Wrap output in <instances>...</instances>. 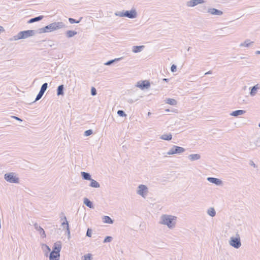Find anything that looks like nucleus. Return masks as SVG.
Segmentation results:
<instances>
[{
	"instance_id": "f257e3e1",
	"label": "nucleus",
	"mask_w": 260,
	"mask_h": 260,
	"mask_svg": "<svg viewBox=\"0 0 260 260\" xmlns=\"http://www.w3.org/2000/svg\"><path fill=\"white\" fill-rule=\"evenodd\" d=\"M61 248V244L60 242H57L54 243L53 251L50 254V260H59Z\"/></svg>"
},
{
	"instance_id": "f03ea898",
	"label": "nucleus",
	"mask_w": 260,
	"mask_h": 260,
	"mask_svg": "<svg viewBox=\"0 0 260 260\" xmlns=\"http://www.w3.org/2000/svg\"><path fill=\"white\" fill-rule=\"evenodd\" d=\"M62 26L61 22H54L50 24L42 29L43 32H49L54 31L61 28Z\"/></svg>"
},
{
	"instance_id": "7ed1b4c3",
	"label": "nucleus",
	"mask_w": 260,
	"mask_h": 260,
	"mask_svg": "<svg viewBox=\"0 0 260 260\" xmlns=\"http://www.w3.org/2000/svg\"><path fill=\"white\" fill-rule=\"evenodd\" d=\"M162 221L161 223L167 225L169 227H172L174 223H173L175 220L176 217L175 216L164 215L161 217Z\"/></svg>"
},
{
	"instance_id": "20e7f679",
	"label": "nucleus",
	"mask_w": 260,
	"mask_h": 260,
	"mask_svg": "<svg viewBox=\"0 0 260 260\" xmlns=\"http://www.w3.org/2000/svg\"><path fill=\"white\" fill-rule=\"evenodd\" d=\"M34 34L35 32L32 30L22 31L18 33L17 35V38L18 39H26L31 36H32Z\"/></svg>"
},
{
	"instance_id": "39448f33",
	"label": "nucleus",
	"mask_w": 260,
	"mask_h": 260,
	"mask_svg": "<svg viewBox=\"0 0 260 260\" xmlns=\"http://www.w3.org/2000/svg\"><path fill=\"white\" fill-rule=\"evenodd\" d=\"M5 179L10 183H18L19 179L14 173L6 174L5 175Z\"/></svg>"
},
{
	"instance_id": "423d86ee",
	"label": "nucleus",
	"mask_w": 260,
	"mask_h": 260,
	"mask_svg": "<svg viewBox=\"0 0 260 260\" xmlns=\"http://www.w3.org/2000/svg\"><path fill=\"white\" fill-rule=\"evenodd\" d=\"M230 243L233 247L238 248L241 245L240 237L238 236L235 238H231Z\"/></svg>"
},
{
	"instance_id": "0eeeda50",
	"label": "nucleus",
	"mask_w": 260,
	"mask_h": 260,
	"mask_svg": "<svg viewBox=\"0 0 260 260\" xmlns=\"http://www.w3.org/2000/svg\"><path fill=\"white\" fill-rule=\"evenodd\" d=\"M184 149L182 147L174 146L168 152V155H173L176 153H181L184 151Z\"/></svg>"
},
{
	"instance_id": "6e6552de",
	"label": "nucleus",
	"mask_w": 260,
	"mask_h": 260,
	"mask_svg": "<svg viewBox=\"0 0 260 260\" xmlns=\"http://www.w3.org/2000/svg\"><path fill=\"white\" fill-rule=\"evenodd\" d=\"M137 13L135 10H131V11H126L124 14V16L130 18H135L136 17Z\"/></svg>"
},
{
	"instance_id": "1a4fd4ad",
	"label": "nucleus",
	"mask_w": 260,
	"mask_h": 260,
	"mask_svg": "<svg viewBox=\"0 0 260 260\" xmlns=\"http://www.w3.org/2000/svg\"><path fill=\"white\" fill-rule=\"evenodd\" d=\"M203 3H204V0H191L188 2L187 5L189 7H194Z\"/></svg>"
},
{
	"instance_id": "9d476101",
	"label": "nucleus",
	"mask_w": 260,
	"mask_h": 260,
	"mask_svg": "<svg viewBox=\"0 0 260 260\" xmlns=\"http://www.w3.org/2000/svg\"><path fill=\"white\" fill-rule=\"evenodd\" d=\"M150 85L149 81L146 80L141 81L138 83V86L141 89H144V88H148Z\"/></svg>"
},
{
	"instance_id": "9b49d317",
	"label": "nucleus",
	"mask_w": 260,
	"mask_h": 260,
	"mask_svg": "<svg viewBox=\"0 0 260 260\" xmlns=\"http://www.w3.org/2000/svg\"><path fill=\"white\" fill-rule=\"evenodd\" d=\"M147 187L144 185H140L139 187L138 193L142 196H144L147 191Z\"/></svg>"
},
{
	"instance_id": "f8f14e48",
	"label": "nucleus",
	"mask_w": 260,
	"mask_h": 260,
	"mask_svg": "<svg viewBox=\"0 0 260 260\" xmlns=\"http://www.w3.org/2000/svg\"><path fill=\"white\" fill-rule=\"evenodd\" d=\"M208 12L212 15H221L222 14L221 11L214 8L209 9Z\"/></svg>"
},
{
	"instance_id": "ddd939ff",
	"label": "nucleus",
	"mask_w": 260,
	"mask_h": 260,
	"mask_svg": "<svg viewBox=\"0 0 260 260\" xmlns=\"http://www.w3.org/2000/svg\"><path fill=\"white\" fill-rule=\"evenodd\" d=\"M208 180L211 183H215L217 185L220 184L221 183V181L217 178L209 177L208 178Z\"/></svg>"
},
{
	"instance_id": "4468645a",
	"label": "nucleus",
	"mask_w": 260,
	"mask_h": 260,
	"mask_svg": "<svg viewBox=\"0 0 260 260\" xmlns=\"http://www.w3.org/2000/svg\"><path fill=\"white\" fill-rule=\"evenodd\" d=\"M160 138L165 140H171L172 138V135L170 134H164L161 136Z\"/></svg>"
},
{
	"instance_id": "2eb2a0df",
	"label": "nucleus",
	"mask_w": 260,
	"mask_h": 260,
	"mask_svg": "<svg viewBox=\"0 0 260 260\" xmlns=\"http://www.w3.org/2000/svg\"><path fill=\"white\" fill-rule=\"evenodd\" d=\"M144 48V46H134L133 48V51L135 53L140 52Z\"/></svg>"
},
{
	"instance_id": "dca6fc26",
	"label": "nucleus",
	"mask_w": 260,
	"mask_h": 260,
	"mask_svg": "<svg viewBox=\"0 0 260 260\" xmlns=\"http://www.w3.org/2000/svg\"><path fill=\"white\" fill-rule=\"evenodd\" d=\"M103 221L104 223L111 224L113 223V220L111 218L108 216H105L103 217Z\"/></svg>"
},
{
	"instance_id": "f3484780",
	"label": "nucleus",
	"mask_w": 260,
	"mask_h": 260,
	"mask_svg": "<svg viewBox=\"0 0 260 260\" xmlns=\"http://www.w3.org/2000/svg\"><path fill=\"white\" fill-rule=\"evenodd\" d=\"M84 203L88 207L92 208H93L92 203L87 198H85L84 200Z\"/></svg>"
},
{
	"instance_id": "a211bd4d",
	"label": "nucleus",
	"mask_w": 260,
	"mask_h": 260,
	"mask_svg": "<svg viewBox=\"0 0 260 260\" xmlns=\"http://www.w3.org/2000/svg\"><path fill=\"white\" fill-rule=\"evenodd\" d=\"M77 32L73 30H68L67 32V35L68 37L71 38L77 34Z\"/></svg>"
},
{
	"instance_id": "6ab92c4d",
	"label": "nucleus",
	"mask_w": 260,
	"mask_h": 260,
	"mask_svg": "<svg viewBox=\"0 0 260 260\" xmlns=\"http://www.w3.org/2000/svg\"><path fill=\"white\" fill-rule=\"evenodd\" d=\"M82 176L85 180H91L89 174L87 173L83 172L81 173Z\"/></svg>"
},
{
	"instance_id": "aec40b11",
	"label": "nucleus",
	"mask_w": 260,
	"mask_h": 260,
	"mask_svg": "<svg viewBox=\"0 0 260 260\" xmlns=\"http://www.w3.org/2000/svg\"><path fill=\"white\" fill-rule=\"evenodd\" d=\"M90 186L93 187H99L100 185L96 181L91 179Z\"/></svg>"
},
{
	"instance_id": "412c9836",
	"label": "nucleus",
	"mask_w": 260,
	"mask_h": 260,
	"mask_svg": "<svg viewBox=\"0 0 260 260\" xmlns=\"http://www.w3.org/2000/svg\"><path fill=\"white\" fill-rule=\"evenodd\" d=\"M43 16H39V17H36L34 18H32L29 20L28 22L32 23L35 21H39V20H41L43 18Z\"/></svg>"
},
{
	"instance_id": "4be33fe9",
	"label": "nucleus",
	"mask_w": 260,
	"mask_h": 260,
	"mask_svg": "<svg viewBox=\"0 0 260 260\" xmlns=\"http://www.w3.org/2000/svg\"><path fill=\"white\" fill-rule=\"evenodd\" d=\"M208 213L209 215L213 217L215 215V211L214 208H211L208 211Z\"/></svg>"
},
{
	"instance_id": "5701e85b",
	"label": "nucleus",
	"mask_w": 260,
	"mask_h": 260,
	"mask_svg": "<svg viewBox=\"0 0 260 260\" xmlns=\"http://www.w3.org/2000/svg\"><path fill=\"white\" fill-rule=\"evenodd\" d=\"M244 113V111L243 110H237V111H235L233 112L232 113V115L237 116L239 115H242Z\"/></svg>"
},
{
	"instance_id": "b1692460",
	"label": "nucleus",
	"mask_w": 260,
	"mask_h": 260,
	"mask_svg": "<svg viewBox=\"0 0 260 260\" xmlns=\"http://www.w3.org/2000/svg\"><path fill=\"white\" fill-rule=\"evenodd\" d=\"M189 158L191 160H194L196 159H198L200 158V156L199 154H191L189 155Z\"/></svg>"
},
{
	"instance_id": "393cba45",
	"label": "nucleus",
	"mask_w": 260,
	"mask_h": 260,
	"mask_svg": "<svg viewBox=\"0 0 260 260\" xmlns=\"http://www.w3.org/2000/svg\"><path fill=\"white\" fill-rule=\"evenodd\" d=\"M63 86L62 85L58 86V89H57V94L58 95L63 94Z\"/></svg>"
},
{
	"instance_id": "a878e982",
	"label": "nucleus",
	"mask_w": 260,
	"mask_h": 260,
	"mask_svg": "<svg viewBox=\"0 0 260 260\" xmlns=\"http://www.w3.org/2000/svg\"><path fill=\"white\" fill-rule=\"evenodd\" d=\"M47 85H47V83L43 84L41 87L40 91H41V92L44 93V92L45 91V90H46V89L47 88Z\"/></svg>"
},
{
	"instance_id": "bb28decb",
	"label": "nucleus",
	"mask_w": 260,
	"mask_h": 260,
	"mask_svg": "<svg viewBox=\"0 0 260 260\" xmlns=\"http://www.w3.org/2000/svg\"><path fill=\"white\" fill-rule=\"evenodd\" d=\"M167 103L174 105L176 104V101L174 99H169L167 100Z\"/></svg>"
},
{
	"instance_id": "cd10ccee",
	"label": "nucleus",
	"mask_w": 260,
	"mask_h": 260,
	"mask_svg": "<svg viewBox=\"0 0 260 260\" xmlns=\"http://www.w3.org/2000/svg\"><path fill=\"white\" fill-rule=\"evenodd\" d=\"M257 89H258L257 85L253 86L251 90V92H250L251 94L254 95Z\"/></svg>"
},
{
	"instance_id": "c85d7f7f",
	"label": "nucleus",
	"mask_w": 260,
	"mask_h": 260,
	"mask_svg": "<svg viewBox=\"0 0 260 260\" xmlns=\"http://www.w3.org/2000/svg\"><path fill=\"white\" fill-rule=\"evenodd\" d=\"M81 18L79 20H78V21H76V20H75L73 18H70L69 19V22L71 23V24H73V23H79L80 22V20H81Z\"/></svg>"
},
{
	"instance_id": "c756f323",
	"label": "nucleus",
	"mask_w": 260,
	"mask_h": 260,
	"mask_svg": "<svg viewBox=\"0 0 260 260\" xmlns=\"http://www.w3.org/2000/svg\"><path fill=\"white\" fill-rule=\"evenodd\" d=\"M65 221L64 222H63L62 224V226L66 228L67 230H69V224H68V221H67L66 219H65Z\"/></svg>"
},
{
	"instance_id": "7c9ffc66",
	"label": "nucleus",
	"mask_w": 260,
	"mask_h": 260,
	"mask_svg": "<svg viewBox=\"0 0 260 260\" xmlns=\"http://www.w3.org/2000/svg\"><path fill=\"white\" fill-rule=\"evenodd\" d=\"M91 254H87V255H84V260H91Z\"/></svg>"
},
{
	"instance_id": "2f4dec72",
	"label": "nucleus",
	"mask_w": 260,
	"mask_h": 260,
	"mask_svg": "<svg viewBox=\"0 0 260 260\" xmlns=\"http://www.w3.org/2000/svg\"><path fill=\"white\" fill-rule=\"evenodd\" d=\"M43 94H44L43 92H41V91H40L39 93H38V94L37 96L36 100L37 101V100H39L40 99H41V97L42 96V95H43Z\"/></svg>"
},
{
	"instance_id": "473e14b6",
	"label": "nucleus",
	"mask_w": 260,
	"mask_h": 260,
	"mask_svg": "<svg viewBox=\"0 0 260 260\" xmlns=\"http://www.w3.org/2000/svg\"><path fill=\"white\" fill-rule=\"evenodd\" d=\"M117 114L120 116H126V114L122 110H118L117 112Z\"/></svg>"
},
{
	"instance_id": "72a5a7b5",
	"label": "nucleus",
	"mask_w": 260,
	"mask_h": 260,
	"mask_svg": "<svg viewBox=\"0 0 260 260\" xmlns=\"http://www.w3.org/2000/svg\"><path fill=\"white\" fill-rule=\"evenodd\" d=\"M111 240H112V237H111L108 236V237H107L104 239V242L105 243L110 242Z\"/></svg>"
},
{
	"instance_id": "f704fd0d",
	"label": "nucleus",
	"mask_w": 260,
	"mask_h": 260,
	"mask_svg": "<svg viewBox=\"0 0 260 260\" xmlns=\"http://www.w3.org/2000/svg\"><path fill=\"white\" fill-rule=\"evenodd\" d=\"M92 133V132L91 130H90V129L87 130V131H85V135L86 136H88L90 135Z\"/></svg>"
},
{
	"instance_id": "c9c22d12",
	"label": "nucleus",
	"mask_w": 260,
	"mask_h": 260,
	"mask_svg": "<svg viewBox=\"0 0 260 260\" xmlns=\"http://www.w3.org/2000/svg\"><path fill=\"white\" fill-rule=\"evenodd\" d=\"M91 94L92 95H95L96 94V89L94 87L91 88Z\"/></svg>"
},
{
	"instance_id": "e433bc0d",
	"label": "nucleus",
	"mask_w": 260,
	"mask_h": 260,
	"mask_svg": "<svg viewBox=\"0 0 260 260\" xmlns=\"http://www.w3.org/2000/svg\"><path fill=\"white\" fill-rule=\"evenodd\" d=\"M86 235L88 237H91V230L89 229H88L87 231Z\"/></svg>"
},
{
	"instance_id": "4c0bfd02",
	"label": "nucleus",
	"mask_w": 260,
	"mask_h": 260,
	"mask_svg": "<svg viewBox=\"0 0 260 260\" xmlns=\"http://www.w3.org/2000/svg\"><path fill=\"white\" fill-rule=\"evenodd\" d=\"M171 71L173 72H176V66L174 65V64H173L171 66Z\"/></svg>"
},
{
	"instance_id": "58836bf2",
	"label": "nucleus",
	"mask_w": 260,
	"mask_h": 260,
	"mask_svg": "<svg viewBox=\"0 0 260 260\" xmlns=\"http://www.w3.org/2000/svg\"><path fill=\"white\" fill-rule=\"evenodd\" d=\"M4 31H5V30H4V28L2 26H0V34L1 32H4Z\"/></svg>"
},
{
	"instance_id": "ea45409f",
	"label": "nucleus",
	"mask_w": 260,
	"mask_h": 260,
	"mask_svg": "<svg viewBox=\"0 0 260 260\" xmlns=\"http://www.w3.org/2000/svg\"><path fill=\"white\" fill-rule=\"evenodd\" d=\"M14 118H15V119H16L17 120H21V119H20L19 118L17 117H15L14 116Z\"/></svg>"
},
{
	"instance_id": "a19ab883",
	"label": "nucleus",
	"mask_w": 260,
	"mask_h": 260,
	"mask_svg": "<svg viewBox=\"0 0 260 260\" xmlns=\"http://www.w3.org/2000/svg\"><path fill=\"white\" fill-rule=\"evenodd\" d=\"M40 230H41V231H42V232H43V234H45V232H44V231L43 230V229H42V228H40Z\"/></svg>"
},
{
	"instance_id": "79ce46f5",
	"label": "nucleus",
	"mask_w": 260,
	"mask_h": 260,
	"mask_svg": "<svg viewBox=\"0 0 260 260\" xmlns=\"http://www.w3.org/2000/svg\"><path fill=\"white\" fill-rule=\"evenodd\" d=\"M211 74V73H210V72H207V73H205V74Z\"/></svg>"
},
{
	"instance_id": "37998d69",
	"label": "nucleus",
	"mask_w": 260,
	"mask_h": 260,
	"mask_svg": "<svg viewBox=\"0 0 260 260\" xmlns=\"http://www.w3.org/2000/svg\"><path fill=\"white\" fill-rule=\"evenodd\" d=\"M110 63H111V62H108V63H106V64H110Z\"/></svg>"
},
{
	"instance_id": "c03bdc74",
	"label": "nucleus",
	"mask_w": 260,
	"mask_h": 260,
	"mask_svg": "<svg viewBox=\"0 0 260 260\" xmlns=\"http://www.w3.org/2000/svg\"><path fill=\"white\" fill-rule=\"evenodd\" d=\"M259 126H260V123H259Z\"/></svg>"
}]
</instances>
